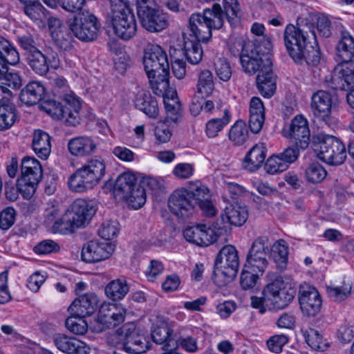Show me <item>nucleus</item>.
<instances>
[{"instance_id": "1", "label": "nucleus", "mask_w": 354, "mask_h": 354, "mask_svg": "<svg viewBox=\"0 0 354 354\" xmlns=\"http://www.w3.org/2000/svg\"><path fill=\"white\" fill-rule=\"evenodd\" d=\"M143 64L151 87L162 92L169 86V62L165 51L157 44H149L145 48Z\"/></svg>"}, {"instance_id": "2", "label": "nucleus", "mask_w": 354, "mask_h": 354, "mask_svg": "<svg viewBox=\"0 0 354 354\" xmlns=\"http://www.w3.org/2000/svg\"><path fill=\"white\" fill-rule=\"evenodd\" d=\"M105 171L106 165L102 158H90L69 176L68 187L73 192H84L100 183L105 174Z\"/></svg>"}, {"instance_id": "3", "label": "nucleus", "mask_w": 354, "mask_h": 354, "mask_svg": "<svg viewBox=\"0 0 354 354\" xmlns=\"http://www.w3.org/2000/svg\"><path fill=\"white\" fill-rule=\"evenodd\" d=\"M108 342L131 354H142L149 348L147 337L133 322L127 323L118 328L109 336Z\"/></svg>"}, {"instance_id": "4", "label": "nucleus", "mask_w": 354, "mask_h": 354, "mask_svg": "<svg viewBox=\"0 0 354 354\" xmlns=\"http://www.w3.org/2000/svg\"><path fill=\"white\" fill-rule=\"evenodd\" d=\"M107 21L114 34L123 40H129L137 32V24L132 10L122 1L111 3Z\"/></svg>"}, {"instance_id": "5", "label": "nucleus", "mask_w": 354, "mask_h": 354, "mask_svg": "<svg viewBox=\"0 0 354 354\" xmlns=\"http://www.w3.org/2000/svg\"><path fill=\"white\" fill-rule=\"evenodd\" d=\"M262 293L267 305L277 310L291 303L296 295V288L289 279L278 276L263 288Z\"/></svg>"}, {"instance_id": "6", "label": "nucleus", "mask_w": 354, "mask_h": 354, "mask_svg": "<svg viewBox=\"0 0 354 354\" xmlns=\"http://www.w3.org/2000/svg\"><path fill=\"white\" fill-rule=\"evenodd\" d=\"M239 267L238 251L232 245L224 246L215 261L213 280L218 286H225L236 277Z\"/></svg>"}, {"instance_id": "7", "label": "nucleus", "mask_w": 354, "mask_h": 354, "mask_svg": "<svg viewBox=\"0 0 354 354\" xmlns=\"http://www.w3.org/2000/svg\"><path fill=\"white\" fill-rule=\"evenodd\" d=\"M313 149L318 158L327 164L339 165L346 158L344 145L337 138L319 133L313 136Z\"/></svg>"}, {"instance_id": "8", "label": "nucleus", "mask_w": 354, "mask_h": 354, "mask_svg": "<svg viewBox=\"0 0 354 354\" xmlns=\"http://www.w3.org/2000/svg\"><path fill=\"white\" fill-rule=\"evenodd\" d=\"M283 40L286 48L293 60H301L303 57L302 50L308 44L317 43V36L315 30H311L310 25L303 27L288 25L283 32Z\"/></svg>"}, {"instance_id": "9", "label": "nucleus", "mask_w": 354, "mask_h": 354, "mask_svg": "<svg viewBox=\"0 0 354 354\" xmlns=\"http://www.w3.org/2000/svg\"><path fill=\"white\" fill-rule=\"evenodd\" d=\"M137 13L142 26L151 32H160L169 25L168 17L155 0H136Z\"/></svg>"}, {"instance_id": "10", "label": "nucleus", "mask_w": 354, "mask_h": 354, "mask_svg": "<svg viewBox=\"0 0 354 354\" xmlns=\"http://www.w3.org/2000/svg\"><path fill=\"white\" fill-rule=\"evenodd\" d=\"M74 36L83 41H92L98 37L100 24L88 10H82L67 21Z\"/></svg>"}, {"instance_id": "11", "label": "nucleus", "mask_w": 354, "mask_h": 354, "mask_svg": "<svg viewBox=\"0 0 354 354\" xmlns=\"http://www.w3.org/2000/svg\"><path fill=\"white\" fill-rule=\"evenodd\" d=\"M243 54L241 55V64L244 72L254 75L264 68L266 62L271 61L267 53L263 52L261 44H247Z\"/></svg>"}, {"instance_id": "12", "label": "nucleus", "mask_w": 354, "mask_h": 354, "mask_svg": "<svg viewBox=\"0 0 354 354\" xmlns=\"http://www.w3.org/2000/svg\"><path fill=\"white\" fill-rule=\"evenodd\" d=\"M187 193L194 208L198 205L203 214L207 217H212L216 214V209L212 203L211 195L208 187L201 182L189 183Z\"/></svg>"}, {"instance_id": "13", "label": "nucleus", "mask_w": 354, "mask_h": 354, "mask_svg": "<svg viewBox=\"0 0 354 354\" xmlns=\"http://www.w3.org/2000/svg\"><path fill=\"white\" fill-rule=\"evenodd\" d=\"M115 247L108 241H90L82 246V259L86 263H95L109 259Z\"/></svg>"}, {"instance_id": "14", "label": "nucleus", "mask_w": 354, "mask_h": 354, "mask_svg": "<svg viewBox=\"0 0 354 354\" xmlns=\"http://www.w3.org/2000/svg\"><path fill=\"white\" fill-rule=\"evenodd\" d=\"M336 96L326 91L320 90L311 97L310 109L313 115L317 119L326 121L331 110L336 104Z\"/></svg>"}, {"instance_id": "15", "label": "nucleus", "mask_w": 354, "mask_h": 354, "mask_svg": "<svg viewBox=\"0 0 354 354\" xmlns=\"http://www.w3.org/2000/svg\"><path fill=\"white\" fill-rule=\"evenodd\" d=\"M299 301L301 311L308 317L315 316L321 310V296L313 286L304 285L300 287Z\"/></svg>"}, {"instance_id": "16", "label": "nucleus", "mask_w": 354, "mask_h": 354, "mask_svg": "<svg viewBox=\"0 0 354 354\" xmlns=\"http://www.w3.org/2000/svg\"><path fill=\"white\" fill-rule=\"evenodd\" d=\"M168 207L172 214L181 218L189 217L195 211L186 189H177L171 194Z\"/></svg>"}, {"instance_id": "17", "label": "nucleus", "mask_w": 354, "mask_h": 354, "mask_svg": "<svg viewBox=\"0 0 354 354\" xmlns=\"http://www.w3.org/2000/svg\"><path fill=\"white\" fill-rule=\"evenodd\" d=\"M283 136L293 139L296 145L301 149H306L310 140V130L307 120L302 115L295 116L288 129L283 130Z\"/></svg>"}, {"instance_id": "18", "label": "nucleus", "mask_w": 354, "mask_h": 354, "mask_svg": "<svg viewBox=\"0 0 354 354\" xmlns=\"http://www.w3.org/2000/svg\"><path fill=\"white\" fill-rule=\"evenodd\" d=\"M95 212L93 207L86 201L79 198L71 205L70 209L67 210V214L70 215L73 225L79 228L85 226L90 222Z\"/></svg>"}, {"instance_id": "19", "label": "nucleus", "mask_w": 354, "mask_h": 354, "mask_svg": "<svg viewBox=\"0 0 354 354\" xmlns=\"http://www.w3.org/2000/svg\"><path fill=\"white\" fill-rule=\"evenodd\" d=\"M259 92L265 97H272L277 88V75L272 70V61H267L265 68H261L256 78Z\"/></svg>"}, {"instance_id": "20", "label": "nucleus", "mask_w": 354, "mask_h": 354, "mask_svg": "<svg viewBox=\"0 0 354 354\" xmlns=\"http://www.w3.org/2000/svg\"><path fill=\"white\" fill-rule=\"evenodd\" d=\"M53 342L57 349L66 354H88L90 347L80 339L64 334L53 336Z\"/></svg>"}, {"instance_id": "21", "label": "nucleus", "mask_w": 354, "mask_h": 354, "mask_svg": "<svg viewBox=\"0 0 354 354\" xmlns=\"http://www.w3.org/2000/svg\"><path fill=\"white\" fill-rule=\"evenodd\" d=\"M183 236L187 241L201 247L209 246L216 242L214 234L206 224L187 227L183 231Z\"/></svg>"}, {"instance_id": "22", "label": "nucleus", "mask_w": 354, "mask_h": 354, "mask_svg": "<svg viewBox=\"0 0 354 354\" xmlns=\"http://www.w3.org/2000/svg\"><path fill=\"white\" fill-rule=\"evenodd\" d=\"M330 87L335 90L351 91L354 89V66L342 65L335 68L331 77Z\"/></svg>"}, {"instance_id": "23", "label": "nucleus", "mask_w": 354, "mask_h": 354, "mask_svg": "<svg viewBox=\"0 0 354 354\" xmlns=\"http://www.w3.org/2000/svg\"><path fill=\"white\" fill-rule=\"evenodd\" d=\"M136 109L142 111L149 118L156 119L159 115V107L156 98L145 89L139 88L133 100Z\"/></svg>"}, {"instance_id": "24", "label": "nucleus", "mask_w": 354, "mask_h": 354, "mask_svg": "<svg viewBox=\"0 0 354 354\" xmlns=\"http://www.w3.org/2000/svg\"><path fill=\"white\" fill-rule=\"evenodd\" d=\"M188 28L190 31L189 36L192 39L207 42L212 37V29L206 23L203 15L200 12L193 13L189 17Z\"/></svg>"}, {"instance_id": "25", "label": "nucleus", "mask_w": 354, "mask_h": 354, "mask_svg": "<svg viewBox=\"0 0 354 354\" xmlns=\"http://www.w3.org/2000/svg\"><path fill=\"white\" fill-rule=\"evenodd\" d=\"M68 148L73 156L82 158L95 153L97 149V143L91 137L78 136L68 141Z\"/></svg>"}, {"instance_id": "26", "label": "nucleus", "mask_w": 354, "mask_h": 354, "mask_svg": "<svg viewBox=\"0 0 354 354\" xmlns=\"http://www.w3.org/2000/svg\"><path fill=\"white\" fill-rule=\"evenodd\" d=\"M97 296L94 293H86L75 299L70 306L71 310L80 316H90L98 305Z\"/></svg>"}, {"instance_id": "27", "label": "nucleus", "mask_w": 354, "mask_h": 354, "mask_svg": "<svg viewBox=\"0 0 354 354\" xmlns=\"http://www.w3.org/2000/svg\"><path fill=\"white\" fill-rule=\"evenodd\" d=\"M63 108L65 114V122L71 126L80 123V111L81 102L73 93H65L62 96Z\"/></svg>"}, {"instance_id": "28", "label": "nucleus", "mask_w": 354, "mask_h": 354, "mask_svg": "<svg viewBox=\"0 0 354 354\" xmlns=\"http://www.w3.org/2000/svg\"><path fill=\"white\" fill-rule=\"evenodd\" d=\"M167 122L176 124L182 117V105L175 91H169L164 95Z\"/></svg>"}, {"instance_id": "29", "label": "nucleus", "mask_w": 354, "mask_h": 354, "mask_svg": "<svg viewBox=\"0 0 354 354\" xmlns=\"http://www.w3.org/2000/svg\"><path fill=\"white\" fill-rule=\"evenodd\" d=\"M45 91V88L41 82L32 81L26 84L21 91L19 98L23 103L27 105H34L44 98Z\"/></svg>"}, {"instance_id": "30", "label": "nucleus", "mask_w": 354, "mask_h": 354, "mask_svg": "<svg viewBox=\"0 0 354 354\" xmlns=\"http://www.w3.org/2000/svg\"><path fill=\"white\" fill-rule=\"evenodd\" d=\"M23 4V10L26 15L38 25H43L48 19V11L39 2L35 0L24 1L19 0Z\"/></svg>"}, {"instance_id": "31", "label": "nucleus", "mask_w": 354, "mask_h": 354, "mask_svg": "<svg viewBox=\"0 0 354 354\" xmlns=\"http://www.w3.org/2000/svg\"><path fill=\"white\" fill-rule=\"evenodd\" d=\"M32 149L39 158L46 160L51 151L50 136L45 131L37 130L35 131L32 142Z\"/></svg>"}, {"instance_id": "32", "label": "nucleus", "mask_w": 354, "mask_h": 354, "mask_svg": "<svg viewBox=\"0 0 354 354\" xmlns=\"http://www.w3.org/2000/svg\"><path fill=\"white\" fill-rule=\"evenodd\" d=\"M151 337L155 343L163 346L169 344L171 339H176L170 324L164 319H159L153 326Z\"/></svg>"}, {"instance_id": "33", "label": "nucleus", "mask_w": 354, "mask_h": 354, "mask_svg": "<svg viewBox=\"0 0 354 354\" xmlns=\"http://www.w3.org/2000/svg\"><path fill=\"white\" fill-rule=\"evenodd\" d=\"M266 156L264 145L257 144L247 153L243 160V167L250 171L257 170L264 162Z\"/></svg>"}, {"instance_id": "34", "label": "nucleus", "mask_w": 354, "mask_h": 354, "mask_svg": "<svg viewBox=\"0 0 354 354\" xmlns=\"http://www.w3.org/2000/svg\"><path fill=\"white\" fill-rule=\"evenodd\" d=\"M337 55L343 62H350L354 57V38L347 31L341 32V37L336 47Z\"/></svg>"}, {"instance_id": "35", "label": "nucleus", "mask_w": 354, "mask_h": 354, "mask_svg": "<svg viewBox=\"0 0 354 354\" xmlns=\"http://www.w3.org/2000/svg\"><path fill=\"white\" fill-rule=\"evenodd\" d=\"M223 213L230 225L235 226H241L243 225L248 216L247 207L237 204L227 206Z\"/></svg>"}, {"instance_id": "36", "label": "nucleus", "mask_w": 354, "mask_h": 354, "mask_svg": "<svg viewBox=\"0 0 354 354\" xmlns=\"http://www.w3.org/2000/svg\"><path fill=\"white\" fill-rule=\"evenodd\" d=\"M200 42L202 41L184 36V53L192 64H198L202 59L203 50Z\"/></svg>"}, {"instance_id": "37", "label": "nucleus", "mask_w": 354, "mask_h": 354, "mask_svg": "<svg viewBox=\"0 0 354 354\" xmlns=\"http://www.w3.org/2000/svg\"><path fill=\"white\" fill-rule=\"evenodd\" d=\"M202 14L206 19V23L212 29L221 28L226 19L223 10L218 3H214L212 8L203 10Z\"/></svg>"}, {"instance_id": "38", "label": "nucleus", "mask_w": 354, "mask_h": 354, "mask_svg": "<svg viewBox=\"0 0 354 354\" xmlns=\"http://www.w3.org/2000/svg\"><path fill=\"white\" fill-rule=\"evenodd\" d=\"M230 115L227 109L222 111V115L209 120L205 126V133L208 138L218 136V133L230 122Z\"/></svg>"}, {"instance_id": "39", "label": "nucleus", "mask_w": 354, "mask_h": 354, "mask_svg": "<svg viewBox=\"0 0 354 354\" xmlns=\"http://www.w3.org/2000/svg\"><path fill=\"white\" fill-rule=\"evenodd\" d=\"M45 54L39 50L27 53L26 59L30 67L37 74L44 75L48 72V65Z\"/></svg>"}, {"instance_id": "40", "label": "nucleus", "mask_w": 354, "mask_h": 354, "mask_svg": "<svg viewBox=\"0 0 354 354\" xmlns=\"http://www.w3.org/2000/svg\"><path fill=\"white\" fill-rule=\"evenodd\" d=\"M136 185V176L131 172H124L117 178L114 185V192L121 195L122 198L127 196V194Z\"/></svg>"}, {"instance_id": "41", "label": "nucleus", "mask_w": 354, "mask_h": 354, "mask_svg": "<svg viewBox=\"0 0 354 354\" xmlns=\"http://www.w3.org/2000/svg\"><path fill=\"white\" fill-rule=\"evenodd\" d=\"M129 290L125 279H118L109 282L105 287L106 296L113 300L123 299Z\"/></svg>"}, {"instance_id": "42", "label": "nucleus", "mask_w": 354, "mask_h": 354, "mask_svg": "<svg viewBox=\"0 0 354 354\" xmlns=\"http://www.w3.org/2000/svg\"><path fill=\"white\" fill-rule=\"evenodd\" d=\"M214 89L213 75L209 70L200 73L196 85V95L202 98L209 96Z\"/></svg>"}, {"instance_id": "43", "label": "nucleus", "mask_w": 354, "mask_h": 354, "mask_svg": "<svg viewBox=\"0 0 354 354\" xmlns=\"http://www.w3.org/2000/svg\"><path fill=\"white\" fill-rule=\"evenodd\" d=\"M273 259L280 269L286 267L288 259V245L284 240H279L272 248Z\"/></svg>"}, {"instance_id": "44", "label": "nucleus", "mask_w": 354, "mask_h": 354, "mask_svg": "<svg viewBox=\"0 0 354 354\" xmlns=\"http://www.w3.org/2000/svg\"><path fill=\"white\" fill-rule=\"evenodd\" d=\"M0 55L4 57L10 65L19 63L20 57L16 48L3 35H0Z\"/></svg>"}, {"instance_id": "45", "label": "nucleus", "mask_w": 354, "mask_h": 354, "mask_svg": "<svg viewBox=\"0 0 354 354\" xmlns=\"http://www.w3.org/2000/svg\"><path fill=\"white\" fill-rule=\"evenodd\" d=\"M122 198L127 201L129 207L138 209L141 208L146 202V190L140 185H137L127 194V196Z\"/></svg>"}, {"instance_id": "46", "label": "nucleus", "mask_w": 354, "mask_h": 354, "mask_svg": "<svg viewBox=\"0 0 354 354\" xmlns=\"http://www.w3.org/2000/svg\"><path fill=\"white\" fill-rule=\"evenodd\" d=\"M263 274L256 268H249L248 264L245 263L241 274L240 283L241 287L245 290L253 288L256 286L259 276Z\"/></svg>"}, {"instance_id": "47", "label": "nucleus", "mask_w": 354, "mask_h": 354, "mask_svg": "<svg viewBox=\"0 0 354 354\" xmlns=\"http://www.w3.org/2000/svg\"><path fill=\"white\" fill-rule=\"evenodd\" d=\"M269 252H249L247 256L245 264L249 268H257L263 273L267 268L268 261L267 259Z\"/></svg>"}, {"instance_id": "48", "label": "nucleus", "mask_w": 354, "mask_h": 354, "mask_svg": "<svg viewBox=\"0 0 354 354\" xmlns=\"http://www.w3.org/2000/svg\"><path fill=\"white\" fill-rule=\"evenodd\" d=\"M317 42L316 44H313V40L311 44H308L306 47L302 50L303 57L301 60H294L295 62L302 64L306 62L308 65L317 66L320 61V52L317 48Z\"/></svg>"}, {"instance_id": "49", "label": "nucleus", "mask_w": 354, "mask_h": 354, "mask_svg": "<svg viewBox=\"0 0 354 354\" xmlns=\"http://www.w3.org/2000/svg\"><path fill=\"white\" fill-rule=\"evenodd\" d=\"M75 229H77V227L73 225L70 215L67 214V211L64 214H62L57 221L51 226V231L53 233L62 234L73 233Z\"/></svg>"}, {"instance_id": "50", "label": "nucleus", "mask_w": 354, "mask_h": 354, "mask_svg": "<svg viewBox=\"0 0 354 354\" xmlns=\"http://www.w3.org/2000/svg\"><path fill=\"white\" fill-rule=\"evenodd\" d=\"M84 317L85 316L77 315L73 313V315L66 320V328L74 334H84L88 330V324Z\"/></svg>"}, {"instance_id": "51", "label": "nucleus", "mask_w": 354, "mask_h": 354, "mask_svg": "<svg viewBox=\"0 0 354 354\" xmlns=\"http://www.w3.org/2000/svg\"><path fill=\"white\" fill-rule=\"evenodd\" d=\"M16 119V110L13 106H0V130L10 128L15 124Z\"/></svg>"}, {"instance_id": "52", "label": "nucleus", "mask_w": 354, "mask_h": 354, "mask_svg": "<svg viewBox=\"0 0 354 354\" xmlns=\"http://www.w3.org/2000/svg\"><path fill=\"white\" fill-rule=\"evenodd\" d=\"M248 137V129L243 121H237L230 129L229 139L235 145H243Z\"/></svg>"}, {"instance_id": "53", "label": "nucleus", "mask_w": 354, "mask_h": 354, "mask_svg": "<svg viewBox=\"0 0 354 354\" xmlns=\"http://www.w3.org/2000/svg\"><path fill=\"white\" fill-rule=\"evenodd\" d=\"M351 285L343 284L341 286H328L326 292L331 300L341 302L347 299L351 293Z\"/></svg>"}, {"instance_id": "54", "label": "nucleus", "mask_w": 354, "mask_h": 354, "mask_svg": "<svg viewBox=\"0 0 354 354\" xmlns=\"http://www.w3.org/2000/svg\"><path fill=\"white\" fill-rule=\"evenodd\" d=\"M305 174L307 180L313 183L322 181L327 175L324 167L318 162L310 164L306 168Z\"/></svg>"}, {"instance_id": "55", "label": "nucleus", "mask_w": 354, "mask_h": 354, "mask_svg": "<svg viewBox=\"0 0 354 354\" xmlns=\"http://www.w3.org/2000/svg\"><path fill=\"white\" fill-rule=\"evenodd\" d=\"M172 124L166 121L158 122L154 129L156 143L164 144L168 142L172 136L171 125Z\"/></svg>"}, {"instance_id": "56", "label": "nucleus", "mask_w": 354, "mask_h": 354, "mask_svg": "<svg viewBox=\"0 0 354 354\" xmlns=\"http://www.w3.org/2000/svg\"><path fill=\"white\" fill-rule=\"evenodd\" d=\"M214 71L218 77L223 82H227L232 77V67L228 60L224 57H219L216 59Z\"/></svg>"}, {"instance_id": "57", "label": "nucleus", "mask_w": 354, "mask_h": 354, "mask_svg": "<svg viewBox=\"0 0 354 354\" xmlns=\"http://www.w3.org/2000/svg\"><path fill=\"white\" fill-rule=\"evenodd\" d=\"M305 338L307 344L315 351H323L328 346L319 333L315 329L310 328L306 330Z\"/></svg>"}, {"instance_id": "58", "label": "nucleus", "mask_w": 354, "mask_h": 354, "mask_svg": "<svg viewBox=\"0 0 354 354\" xmlns=\"http://www.w3.org/2000/svg\"><path fill=\"white\" fill-rule=\"evenodd\" d=\"M51 36L56 45L63 50H68L73 46V37L66 28L59 29V30H53Z\"/></svg>"}, {"instance_id": "59", "label": "nucleus", "mask_w": 354, "mask_h": 354, "mask_svg": "<svg viewBox=\"0 0 354 354\" xmlns=\"http://www.w3.org/2000/svg\"><path fill=\"white\" fill-rule=\"evenodd\" d=\"M230 226V225L227 219L225 218L223 212L211 225H207L209 230L214 234L216 241L218 240V237L227 232Z\"/></svg>"}, {"instance_id": "60", "label": "nucleus", "mask_w": 354, "mask_h": 354, "mask_svg": "<svg viewBox=\"0 0 354 354\" xmlns=\"http://www.w3.org/2000/svg\"><path fill=\"white\" fill-rule=\"evenodd\" d=\"M264 167L266 172L270 174H276L288 169V166L277 154L270 156L266 162Z\"/></svg>"}, {"instance_id": "61", "label": "nucleus", "mask_w": 354, "mask_h": 354, "mask_svg": "<svg viewBox=\"0 0 354 354\" xmlns=\"http://www.w3.org/2000/svg\"><path fill=\"white\" fill-rule=\"evenodd\" d=\"M118 230V223L116 221H106L101 225L98 230V234L106 241L115 237Z\"/></svg>"}, {"instance_id": "62", "label": "nucleus", "mask_w": 354, "mask_h": 354, "mask_svg": "<svg viewBox=\"0 0 354 354\" xmlns=\"http://www.w3.org/2000/svg\"><path fill=\"white\" fill-rule=\"evenodd\" d=\"M96 321L99 324L100 330L110 328L111 310L109 303H104L100 306Z\"/></svg>"}, {"instance_id": "63", "label": "nucleus", "mask_w": 354, "mask_h": 354, "mask_svg": "<svg viewBox=\"0 0 354 354\" xmlns=\"http://www.w3.org/2000/svg\"><path fill=\"white\" fill-rule=\"evenodd\" d=\"M111 324L110 328L118 326L124 321L127 309L121 305L110 304Z\"/></svg>"}, {"instance_id": "64", "label": "nucleus", "mask_w": 354, "mask_h": 354, "mask_svg": "<svg viewBox=\"0 0 354 354\" xmlns=\"http://www.w3.org/2000/svg\"><path fill=\"white\" fill-rule=\"evenodd\" d=\"M26 178H22L19 180L18 189L19 193L26 199H30L35 192L39 182L26 180Z\"/></svg>"}]
</instances>
